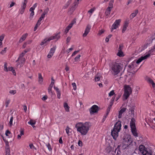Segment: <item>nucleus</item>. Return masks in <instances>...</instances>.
I'll use <instances>...</instances> for the list:
<instances>
[{"mask_svg": "<svg viewBox=\"0 0 155 155\" xmlns=\"http://www.w3.org/2000/svg\"><path fill=\"white\" fill-rule=\"evenodd\" d=\"M78 144L79 146L81 147L83 145L82 142L81 141L79 140L78 142Z\"/></svg>", "mask_w": 155, "mask_h": 155, "instance_id": "obj_59", "label": "nucleus"}, {"mask_svg": "<svg viewBox=\"0 0 155 155\" xmlns=\"http://www.w3.org/2000/svg\"><path fill=\"white\" fill-rule=\"evenodd\" d=\"M138 12V11L137 10H135L134 12L132 13L130 15V18H134L137 14Z\"/></svg>", "mask_w": 155, "mask_h": 155, "instance_id": "obj_27", "label": "nucleus"}, {"mask_svg": "<svg viewBox=\"0 0 155 155\" xmlns=\"http://www.w3.org/2000/svg\"><path fill=\"white\" fill-rule=\"evenodd\" d=\"M4 35H2L1 36H0V41H1L2 42L4 38Z\"/></svg>", "mask_w": 155, "mask_h": 155, "instance_id": "obj_61", "label": "nucleus"}, {"mask_svg": "<svg viewBox=\"0 0 155 155\" xmlns=\"http://www.w3.org/2000/svg\"><path fill=\"white\" fill-rule=\"evenodd\" d=\"M15 4V3H14V2H12L10 4L9 8H11V7H12V6H13Z\"/></svg>", "mask_w": 155, "mask_h": 155, "instance_id": "obj_64", "label": "nucleus"}, {"mask_svg": "<svg viewBox=\"0 0 155 155\" xmlns=\"http://www.w3.org/2000/svg\"><path fill=\"white\" fill-rule=\"evenodd\" d=\"M6 144V148H9L8 142L7 140H5L4 138L3 139Z\"/></svg>", "mask_w": 155, "mask_h": 155, "instance_id": "obj_51", "label": "nucleus"}, {"mask_svg": "<svg viewBox=\"0 0 155 155\" xmlns=\"http://www.w3.org/2000/svg\"><path fill=\"white\" fill-rule=\"evenodd\" d=\"M142 61H143V59L141 57L140 58H139L136 61H135L136 62V64H138L141 62Z\"/></svg>", "mask_w": 155, "mask_h": 155, "instance_id": "obj_48", "label": "nucleus"}, {"mask_svg": "<svg viewBox=\"0 0 155 155\" xmlns=\"http://www.w3.org/2000/svg\"><path fill=\"white\" fill-rule=\"evenodd\" d=\"M10 100L9 99H6L5 101V105L6 107H7L8 106V105L10 103Z\"/></svg>", "mask_w": 155, "mask_h": 155, "instance_id": "obj_43", "label": "nucleus"}, {"mask_svg": "<svg viewBox=\"0 0 155 155\" xmlns=\"http://www.w3.org/2000/svg\"><path fill=\"white\" fill-rule=\"evenodd\" d=\"M11 134V133L9 130H6L5 133V134L7 136H9Z\"/></svg>", "mask_w": 155, "mask_h": 155, "instance_id": "obj_52", "label": "nucleus"}, {"mask_svg": "<svg viewBox=\"0 0 155 155\" xmlns=\"http://www.w3.org/2000/svg\"><path fill=\"white\" fill-rule=\"evenodd\" d=\"M155 49V45H154V46H153V47H152L151 49H150L149 51V53L150 54L153 52L154 50Z\"/></svg>", "mask_w": 155, "mask_h": 155, "instance_id": "obj_45", "label": "nucleus"}, {"mask_svg": "<svg viewBox=\"0 0 155 155\" xmlns=\"http://www.w3.org/2000/svg\"><path fill=\"white\" fill-rule=\"evenodd\" d=\"M27 1L26 0H24V2H23L21 5V9L25 10V9L26 6V4L27 3Z\"/></svg>", "mask_w": 155, "mask_h": 155, "instance_id": "obj_30", "label": "nucleus"}, {"mask_svg": "<svg viewBox=\"0 0 155 155\" xmlns=\"http://www.w3.org/2000/svg\"><path fill=\"white\" fill-rule=\"evenodd\" d=\"M34 15H35L34 12H31L30 14V17H29V18L31 20H32L33 17Z\"/></svg>", "mask_w": 155, "mask_h": 155, "instance_id": "obj_53", "label": "nucleus"}, {"mask_svg": "<svg viewBox=\"0 0 155 155\" xmlns=\"http://www.w3.org/2000/svg\"><path fill=\"white\" fill-rule=\"evenodd\" d=\"M54 83V81L53 79H51V81L50 85L49 87L52 88Z\"/></svg>", "mask_w": 155, "mask_h": 155, "instance_id": "obj_50", "label": "nucleus"}, {"mask_svg": "<svg viewBox=\"0 0 155 155\" xmlns=\"http://www.w3.org/2000/svg\"><path fill=\"white\" fill-rule=\"evenodd\" d=\"M54 88L56 91L57 98L59 99H60L61 95V91L59 89V88L57 87L54 86Z\"/></svg>", "mask_w": 155, "mask_h": 155, "instance_id": "obj_16", "label": "nucleus"}, {"mask_svg": "<svg viewBox=\"0 0 155 155\" xmlns=\"http://www.w3.org/2000/svg\"><path fill=\"white\" fill-rule=\"evenodd\" d=\"M71 130L70 128L68 127H67L66 128V132L68 136L70 135L71 134V132L70 131Z\"/></svg>", "mask_w": 155, "mask_h": 155, "instance_id": "obj_36", "label": "nucleus"}, {"mask_svg": "<svg viewBox=\"0 0 155 155\" xmlns=\"http://www.w3.org/2000/svg\"><path fill=\"white\" fill-rule=\"evenodd\" d=\"M79 51V50L74 51L71 54V57L69 58V60L71 59V57L74 56L75 55L77 54Z\"/></svg>", "mask_w": 155, "mask_h": 155, "instance_id": "obj_41", "label": "nucleus"}, {"mask_svg": "<svg viewBox=\"0 0 155 155\" xmlns=\"http://www.w3.org/2000/svg\"><path fill=\"white\" fill-rule=\"evenodd\" d=\"M113 1H110L109 3L108 7L107 8L105 12V14L106 16H108L110 13L111 11L113 8Z\"/></svg>", "mask_w": 155, "mask_h": 155, "instance_id": "obj_10", "label": "nucleus"}, {"mask_svg": "<svg viewBox=\"0 0 155 155\" xmlns=\"http://www.w3.org/2000/svg\"><path fill=\"white\" fill-rule=\"evenodd\" d=\"M81 0H75L73 3V5L76 7H77L78 5L79 4V2H81Z\"/></svg>", "mask_w": 155, "mask_h": 155, "instance_id": "obj_35", "label": "nucleus"}, {"mask_svg": "<svg viewBox=\"0 0 155 155\" xmlns=\"http://www.w3.org/2000/svg\"><path fill=\"white\" fill-rule=\"evenodd\" d=\"M71 39V38L70 37H67V40H66V41H67V43H69L70 42Z\"/></svg>", "mask_w": 155, "mask_h": 155, "instance_id": "obj_63", "label": "nucleus"}, {"mask_svg": "<svg viewBox=\"0 0 155 155\" xmlns=\"http://www.w3.org/2000/svg\"><path fill=\"white\" fill-rule=\"evenodd\" d=\"M13 120V117H12L10 119V121L9 122V125L10 127H11L12 125V122Z\"/></svg>", "mask_w": 155, "mask_h": 155, "instance_id": "obj_47", "label": "nucleus"}, {"mask_svg": "<svg viewBox=\"0 0 155 155\" xmlns=\"http://www.w3.org/2000/svg\"><path fill=\"white\" fill-rule=\"evenodd\" d=\"M121 21L120 19H118L115 21L110 28V31L113 32L114 30L116 29L120 26V23Z\"/></svg>", "mask_w": 155, "mask_h": 155, "instance_id": "obj_9", "label": "nucleus"}, {"mask_svg": "<svg viewBox=\"0 0 155 155\" xmlns=\"http://www.w3.org/2000/svg\"><path fill=\"white\" fill-rule=\"evenodd\" d=\"M137 66L135 61H133L128 66L129 69L131 70L133 69Z\"/></svg>", "mask_w": 155, "mask_h": 155, "instance_id": "obj_21", "label": "nucleus"}, {"mask_svg": "<svg viewBox=\"0 0 155 155\" xmlns=\"http://www.w3.org/2000/svg\"><path fill=\"white\" fill-rule=\"evenodd\" d=\"M60 32H59L49 37V38L50 41L54 39H56L57 40H58L60 37Z\"/></svg>", "mask_w": 155, "mask_h": 155, "instance_id": "obj_14", "label": "nucleus"}, {"mask_svg": "<svg viewBox=\"0 0 155 155\" xmlns=\"http://www.w3.org/2000/svg\"><path fill=\"white\" fill-rule=\"evenodd\" d=\"M28 123L29 124L31 125L34 128L35 127V125L36 123V121L35 120L31 119Z\"/></svg>", "mask_w": 155, "mask_h": 155, "instance_id": "obj_26", "label": "nucleus"}, {"mask_svg": "<svg viewBox=\"0 0 155 155\" xmlns=\"http://www.w3.org/2000/svg\"><path fill=\"white\" fill-rule=\"evenodd\" d=\"M46 146L47 147L48 150L50 152L52 150V148L51 147V145L49 143L46 144Z\"/></svg>", "mask_w": 155, "mask_h": 155, "instance_id": "obj_42", "label": "nucleus"}, {"mask_svg": "<svg viewBox=\"0 0 155 155\" xmlns=\"http://www.w3.org/2000/svg\"><path fill=\"white\" fill-rule=\"evenodd\" d=\"M146 80L150 84H151L153 81V80L152 79L149 78H147Z\"/></svg>", "mask_w": 155, "mask_h": 155, "instance_id": "obj_49", "label": "nucleus"}, {"mask_svg": "<svg viewBox=\"0 0 155 155\" xmlns=\"http://www.w3.org/2000/svg\"><path fill=\"white\" fill-rule=\"evenodd\" d=\"M73 50V48L72 47H71L68 49L66 51V52H67L68 53L69 52H70L71 51H72Z\"/></svg>", "mask_w": 155, "mask_h": 155, "instance_id": "obj_57", "label": "nucleus"}, {"mask_svg": "<svg viewBox=\"0 0 155 155\" xmlns=\"http://www.w3.org/2000/svg\"><path fill=\"white\" fill-rule=\"evenodd\" d=\"M28 34L27 33L23 35L19 41V43H21L25 41L28 36Z\"/></svg>", "mask_w": 155, "mask_h": 155, "instance_id": "obj_20", "label": "nucleus"}, {"mask_svg": "<svg viewBox=\"0 0 155 155\" xmlns=\"http://www.w3.org/2000/svg\"><path fill=\"white\" fill-rule=\"evenodd\" d=\"M101 78V77L100 75H99V74L97 75H96V76H95V81H99L100 80Z\"/></svg>", "mask_w": 155, "mask_h": 155, "instance_id": "obj_39", "label": "nucleus"}, {"mask_svg": "<svg viewBox=\"0 0 155 155\" xmlns=\"http://www.w3.org/2000/svg\"><path fill=\"white\" fill-rule=\"evenodd\" d=\"M98 110L99 108L97 105H93L90 110V114L92 115L94 113H97Z\"/></svg>", "mask_w": 155, "mask_h": 155, "instance_id": "obj_11", "label": "nucleus"}, {"mask_svg": "<svg viewBox=\"0 0 155 155\" xmlns=\"http://www.w3.org/2000/svg\"><path fill=\"white\" fill-rule=\"evenodd\" d=\"M150 54L149 53L147 55L143 56H141V57L143 59V60H144L147 59L148 58H149L150 56Z\"/></svg>", "mask_w": 155, "mask_h": 155, "instance_id": "obj_38", "label": "nucleus"}, {"mask_svg": "<svg viewBox=\"0 0 155 155\" xmlns=\"http://www.w3.org/2000/svg\"><path fill=\"white\" fill-rule=\"evenodd\" d=\"M51 88H50L49 87L48 89V92L49 94L52 95L53 94V93L51 90Z\"/></svg>", "mask_w": 155, "mask_h": 155, "instance_id": "obj_56", "label": "nucleus"}, {"mask_svg": "<svg viewBox=\"0 0 155 155\" xmlns=\"http://www.w3.org/2000/svg\"><path fill=\"white\" fill-rule=\"evenodd\" d=\"M72 0H69L66 3V4L63 6L64 9H66L68 7L71 2Z\"/></svg>", "mask_w": 155, "mask_h": 155, "instance_id": "obj_32", "label": "nucleus"}, {"mask_svg": "<svg viewBox=\"0 0 155 155\" xmlns=\"http://www.w3.org/2000/svg\"><path fill=\"white\" fill-rule=\"evenodd\" d=\"M72 86L73 87V89L74 90H75L77 89V86H76V85L75 83H73L72 84Z\"/></svg>", "mask_w": 155, "mask_h": 155, "instance_id": "obj_55", "label": "nucleus"}, {"mask_svg": "<svg viewBox=\"0 0 155 155\" xmlns=\"http://www.w3.org/2000/svg\"><path fill=\"white\" fill-rule=\"evenodd\" d=\"M37 3H35V4L33 6L31 7L29 9V11L31 12H34V10L35 8L37 7Z\"/></svg>", "mask_w": 155, "mask_h": 155, "instance_id": "obj_29", "label": "nucleus"}, {"mask_svg": "<svg viewBox=\"0 0 155 155\" xmlns=\"http://www.w3.org/2000/svg\"><path fill=\"white\" fill-rule=\"evenodd\" d=\"M123 46L122 44H120L119 45L118 51H122V50L123 49Z\"/></svg>", "mask_w": 155, "mask_h": 155, "instance_id": "obj_54", "label": "nucleus"}, {"mask_svg": "<svg viewBox=\"0 0 155 155\" xmlns=\"http://www.w3.org/2000/svg\"><path fill=\"white\" fill-rule=\"evenodd\" d=\"M123 65L120 63H116L111 67V71L114 75L118 74L123 69Z\"/></svg>", "mask_w": 155, "mask_h": 155, "instance_id": "obj_4", "label": "nucleus"}, {"mask_svg": "<svg viewBox=\"0 0 155 155\" xmlns=\"http://www.w3.org/2000/svg\"><path fill=\"white\" fill-rule=\"evenodd\" d=\"M29 146L31 149H34L35 148L34 146L32 143L30 144L29 145Z\"/></svg>", "mask_w": 155, "mask_h": 155, "instance_id": "obj_62", "label": "nucleus"}, {"mask_svg": "<svg viewBox=\"0 0 155 155\" xmlns=\"http://www.w3.org/2000/svg\"><path fill=\"white\" fill-rule=\"evenodd\" d=\"M123 139L122 144L118 146V147H121L122 149H124L128 147L131 144L133 141L131 135L129 134L125 135Z\"/></svg>", "mask_w": 155, "mask_h": 155, "instance_id": "obj_2", "label": "nucleus"}, {"mask_svg": "<svg viewBox=\"0 0 155 155\" xmlns=\"http://www.w3.org/2000/svg\"><path fill=\"white\" fill-rule=\"evenodd\" d=\"M139 150L143 155H152V151L149 148H145L143 145L140 146Z\"/></svg>", "mask_w": 155, "mask_h": 155, "instance_id": "obj_8", "label": "nucleus"}, {"mask_svg": "<svg viewBox=\"0 0 155 155\" xmlns=\"http://www.w3.org/2000/svg\"><path fill=\"white\" fill-rule=\"evenodd\" d=\"M126 108H121L119 112L118 117L120 118L122 117V114L126 111Z\"/></svg>", "mask_w": 155, "mask_h": 155, "instance_id": "obj_23", "label": "nucleus"}, {"mask_svg": "<svg viewBox=\"0 0 155 155\" xmlns=\"http://www.w3.org/2000/svg\"><path fill=\"white\" fill-rule=\"evenodd\" d=\"M91 27V26L89 25H87L85 30L84 33L83 35V36L84 37H85L87 36L89 32H90Z\"/></svg>", "mask_w": 155, "mask_h": 155, "instance_id": "obj_15", "label": "nucleus"}, {"mask_svg": "<svg viewBox=\"0 0 155 155\" xmlns=\"http://www.w3.org/2000/svg\"><path fill=\"white\" fill-rule=\"evenodd\" d=\"M27 52V51L25 50L19 55L18 60L16 61V62H18L17 65L18 67L19 65V67L20 68L23 66L25 61V59L23 58V56Z\"/></svg>", "mask_w": 155, "mask_h": 155, "instance_id": "obj_6", "label": "nucleus"}, {"mask_svg": "<svg viewBox=\"0 0 155 155\" xmlns=\"http://www.w3.org/2000/svg\"><path fill=\"white\" fill-rule=\"evenodd\" d=\"M38 81L39 84H43V79L41 73L38 74Z\"/></svg>", "mask_w": 155, "mask_h": 155, "instance_id": "obj_22", "label": "nucleus"}, {"mask_svg": "<svg viewBox=\"0 0 155 155\" xmlns=\"http://www.w3.org/2000/svg\"><path fill=\"white\" fill-rule=\"evenodd\" d=\"M46 14V12H44L41 15L40 18H41L42 19H43L45 17V15Z\"/></svg>", "mask_w": 155, "mask_h": 155, "instance_id": "obj_58", "label": "nucleus"}, {"mask_svg": "<svg viewBox=\"0 0 155 155\" xmlns=\"http://www.w3.org/2000/svg\"><path fill=\"white\" fill-rule=\"evenodd\" d=\"M128 22L127 21H125L122 28V33H124L125 31L128 26Z\"/></svg>", "mask_w": 155, "mask_h": 155, "instance_id": "obj_19", "label": "nucleus"}, {"mask_svg": "<svg viewBox=\"0 0 155 155\" xmlns=\"http://www.w3.org/2000/svg\"><path fill=\"white\" fill-rule=\"evenodd\" d=\"M95 8H93L89 10L88 11V13L90 16H91L92 14L94 12L95 10Z\"/></svg>", "mask_w": 155, "mask_h": 155, "instance_id": "obj_33", "label": "nucleus"}, {"mask_svg": "<svg viewBox=\"0 0 155 155\" xmlns=\"http://www.w3.org/2000/svg\"><path fill=\"white\" fill-rule=\"evenodd\" d=\"M74 23V21H72L70 24H69V25L66 28L65 32L67 33H68L69 30L72 28V27Z\"/></svg>", "mask_w": 155, "mask_h": 155, "instance_id": "obj_24", "label": "nucleus"}, {"mask_svg": "<svg viewBox=\"0 0 155 155\" xmlns=\"http://www.w3.org/2000/svg\"><path fill=\"white\" fill-rule=\"evenodd\" d=\"M50 41V40L49 38L45 39L41 43L40 45L41 46L45 45L47 43Z\"/></svg>", "mask_w": 155, "mask_h": 155, "instance_id": "obj_18", "label": "nucleus"}, {"mask_svg": "<svg viewBox=\"0 0 155 155\" xmlns=\"http://www.w3.org/2000/svg\"><path fill=\"white\" fill-rule=\"evenodd\" d=\"M90 127V124L87 122H79L77 123L75 125V127L77 132L83 136L86 135L87 134Z\"/></svg>", "mask_w": 155, "mask_h": 155, "instance_id": "obj_1", "label": "nucleus"}, {"mask_svg": "<svg viewBox=\"0 0 155 155\" xmlns=\"http://www.w3.org/2000/svg\"><path fill=\"white\" fill-rule=\"evenodd\" d=\"M76 7L75 6H73L69 9L68 11V14L69 15H71L75 11L76 9Z\"/></svg>", "mask_w": 155, "mask_h": 155, "instance_id": "obj_25", "label": "nucleus"}, {"mask_svg": "<svg viewBox=\"0 0 155 155\" xmlns=\"http://www.w3.org/2000/svg\"><path fill=\"white\" fill-rule=\"evenodd\" d=\"M115 93L114 92V90H112L109 93V96L110 97H111V96L114 95V97H113L111 99V103H112L111 104L112 105L114 101V99L115 98Z\"/></svg>", "mask_w": 155, "mask_h": 155, "instance_id": "obj_17", "label": "nucleus"}, {"mask_svg": "<svg viewBox=\"0 0 155 155\" xmlns=\"http://www.w3.org/2000/svg\"><path fill=\"white\" fill-rule=\"evenodd\" d=\"M6 153L5 155H10V150L9 148H6Z\"/></svg>", "mask_w": 155, "mask_h": 155, "instance_id": "obj_44", "label": "nucleus"}, {"mask_svg": "<svg viewBox=\"0 0 155 155\" xmlns=\"http://www.w3.org/2000/svg\"><path fill=\"white\" fill-rule=\"evenodd\" d=\"M56 48V47L55 46H54L50 49V51L47 55L48 58H51L53 56Z\"/></svg>", "mask_w": 155, "mask_h": 155, "instance_id": "obj_13", "label": "nucleus"}, {"mask_svg": "<svg viewBox=\"0 0 155 155\" xmlns=\"http://www.w3.org/2000/svg\"><path fill=\"white\" fill-rule=\"evenodd\" d=\"M7 48H5L4 49L2 50V51L1 52V53L2 54H3L5 53L7 50Z\"/></svg>", "mask_w": 155, "mask_h": 155, "instance_id": "obj_60", "label": "nucleus"}, {"mask_svg": "<svg viewBox=\"0 0 155 155\" xmlns=\"http://www.w3.org/2000/svg\"><path fill=\"white\" fill-rule=\"evenodd\" d=\"M24 132L23 130H21L20 131V133L19 134H18L17 136V138L18 140H20L21 138V136L24 135Z\"/></svg>", "mask_w": 155, "mask_h": 155, "instance_id": "obj_31", "label": "nucleus"}, {"mask_svg": "<svg viewBox=\"0 0 155 155\" xmlns=\"http://www.w3.org/2000/svg\"><path fill=\"white\" fill-rule=\"evenodd\" d=\"M9 93L12 95H14L16 93V91L15 90H11L10 91Z\"/></svg>", "mask_w": 155, "mask_h": 155, "instance_id": "obj_46", "label": "nucleus"}, {"mask_svg": "<svg viewBox=\"0 0 155 155\" xmlns=\"http://www.w3.org/2000/svg\"><path fill=\"white\" fill-rule=\"evenodd\" d=\"M64 106L66 111L68 112L69 111V107L67 103H64Z\"/></svg>", "mask_w": 155, "mask_h": 155, "instance_id": "obj_34", "label": "nucleus"}, {"mask_svg": "<svg viewBox=\"0 0 155 155\" xmlns=\"http://www.w3.org/2000/svg\"><path fill=\"white\" fill-rule=\"evenodd\" d=\"M124 93L123 96L124 99H127L132 93L133 89L129 85H125L124 86Z\"/></svg>", "mask_w": 155, "mask_h": 155, "instance_id": "obj_5", "label": "nucleus"}, {"mask_svg": "<svg viewBox=\"0 0 155 155\" xmlns=\"http://www.w3.org/2000/svg\"><path fill=\"white\" fill-rule=\"evenodd\" d=\"M135 121V119L134 118H132L130 123V126L133 134L134 137H138V133L136 127Z\"/></svg>", "mask_w": 155, "mask_h": 155, "instance_id": "obj_7", "label": "nucleus"}, {"mask_svg": "<svg viewBox=\"0 0 155 155\" xmlns=\"http://www.w3.org/2000/svg\"><path fill=\"white\" fill-rule=\"evenodd\" d=\"M4 70L5 71L8 72V71H12L13 74L15 75H16V72L15 71L13 67H8V69H7V64L6 63H5L4 65Z\"/></svg>", "mask_w": 155, "mask_h": 155, "instance_id": "obj_12", "label": "nucleus"}, {"mask_svg": "<svg viewBox=\"0 0 155 155\" xmlns=\"http://www.w3.org/2000/svg\"><path fill=\"white\" fill-rule=\"evenodd\" d=\"M117 55L120 57H123L124 55V53L122 51H118V52L117 54Z\"/></svg>", "mask_w": 155, "mask_h": 155, "instance_id": "obj_37", "label": "nucleus"}, {"mask_svg": "<svg viewBox=\"0 0 155 155\" xmlns=\"http://www.w3.org/2000/svg\"><path fill=\"white\" fill-rule=\"evenodd\" d=\"M105 31V30L104 29H101L99 30L97 33V35L99 36H101L104 33Z\"/></svg>", "mask_w": 155, "mask_h": 155, "instance_id": "obj_28", "label": "nucleus"}, {"mask_svg": "<svg viewBox=\"0 0 155 155\" xmlns=\"http://www.w3.org/2000/svg\"><path fill=\"white\" fill-rule=\"evenodd\" d=\"M121 123L118 121L114 125V128L111 130V134L113 138L116 140L118 136V133L121 130Z\"/></svg>", "mask_w": 155, "mask_h": 155, "instance_id": "obj_3", "label": "nucleus"}, {"mask_svg": "<svg viewBox=\"0 0 155 155\" xmlns=\"http://www.w3.org/2000/svg\"><path fill=\"white\" fill-rule=\"evenodd\" d=\"M81 56V55L80 54L77 55L76 56V57L74 58V61L73 62V63H74V62H76V61H78L79 60Z\"/></svg>", "mask_w": 155, "mask_h": 155, "instance_id": "obj_40", "label": "nucleus"}]
</instances>
